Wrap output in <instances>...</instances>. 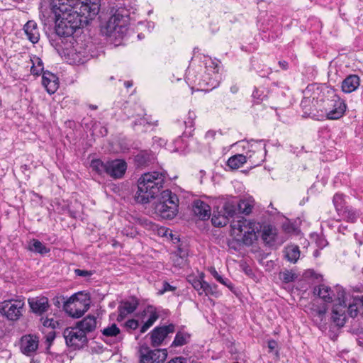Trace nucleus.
<instances>
[{
  "label": "nucleus",
  "mask_w": 363,
  "mask_h": 363,
  "mask_svg": "<svg viewBox=\"0 0 363 363\" xmlns=\"http://www.w3.org/2000/svg\"><path fill=\"white\" fill-rule=\"evenodd\" d=\"M211 64L206 66V71L198 83L201 88H206L207 90H211L218 86L221 79L218 73V65H215L213 62Z\"/></svg>",
  "instance_id": "nucleus-9"
},
{
  "label": "nucleus",
  "mask_w": 363,
  "mask_h": 363,
  "mask_svg": "<svg viewBox=\"0 0 363 363\" xmlns=\"http://www.w3.org/2000/svg\"><path fill=\"white\" fill-rule=\"evenodd\" d=\"M203 279V274H201L199 278H193L192 279H189V282L191 283L192 286L198 291L199 295H202V289H203L205 283V281Z\"/></svg>",
  "instance_id": "nucleus-37"
},
{
  "label": "nucleus",
  "mask_w": 363,
  "mask_h": 363,
  "mask_svg": "<svg viewBox=\"0 0 363 363\" xmlns=\"http://www.w3.org/2000/svg\"><path fill=\"white\" fill-rule=\"evenodd\" d=\"M333 203L337 213L342 211L343 208L347 207L345 206V196L342 194H335L333 199Z\"/></svg>",
  "instance_id": "nucleus-34"
},
{
  "label": "nucleus",
  "mask_w": 363,
  "mask_h": 363,
  "mask_svg": "<svg viewBox=\"0 0 363 363\" xmlns=\"http://www.w3.org/2000/svg\"><path fill=\"white\" fill-rule=\"evenodd\" d=\"M60 298H61L60 297H56L53 299L55 306L60 307Z\"/></svg>",
  "instance_id": "nucleus-56"
},
{
  "label": "nucleus",
  "mask_w": 363,
  "mask_h": 363,
  "mask_svg": "<svg viewBox=\"0 0 363 363\" xmlns=\"http://www.w3.org/2000/svg\"><path fill=\"white\" fill-rule=\"evenodd\" d=\"M138 325V321L135 319H130L127 320L124 324V327L129 332L137 329Z\"/></svg>",
  "instance_id": "nucleus-44"
},
{
  "label": "nucleus",
  "mask_w": 363,
  "mask_h": 363,
  "mask_svg": "<svg viewBox=\"0 0 363 363\" xmlns=\"http://www.w3.org/2000/svg\"><path fill=\"white\" fill-rule=\"evenodd\" d=\"M215 135H216L215 131H213V130H208L206 133V138H213Z\"/></svg>",
  "instance_id": "nucleus-54"
},
{
  "label": "nucleus",
  "mask_w": 363,
  "mask_h": 363,
  "mask_svg": "<svg viewBox=\"0 0 363 363\" xmlns=\"http://www.w3.org/2000/svg\"><path fill=\"white\" fill-rule=\"evenodd\" d=\"M255 205V201L251 196H245L237 203L238 212L245 216H249L252 213Z\"/></svg>",
  "instance_id": "nucleus-20"
},
{
  "label": "nucleus",
  "mask_w": 363,
  "mask_h": 363,
  "mask_svg": "<svg viewBox=\"0 0 363 363\" xmlns=\"http://www.w3.org/2000/svg\"><path fill=\"white\" fill-rule=\"evenodd\" d=\"M262 228L259 223L253 220L241 218L233 222L232 230L233 234L245 245H251L257 240Z\"/></svg>",
  "instance_id": "nucleus-4"
},
{
  "label": "nucleus",
  "mask_w": 363,
  "mask_h": 363,
  "mask_svg": "<svg viewBox=\"0 0 363 363\" xmlns=\"http://www.w3.org/2000/svg\"><path fill=\"white\" fill-rule=\"evenodd\" d=\"M24 31L28 40L33 43H36L40 39V33L37 23L33 21H29L24 26Z\"/></svg>",
  "instance_id": "nucleus-23"
},
{
  "label": "nucleus",
  "mask_w": 363,
  "mask_h": 363,
  "mask_svg": "<svg viewBox=\"0 0 363 363\" xmlns=\"http://www.w3.org/2000/svg\"><path fill=\"white\" fill-rule=\"evenodd\" d=\"M246 162V156L238 154L230 157L227 162V164L230 169H236L242 167Z\"/></svg>",
  "instance_id": "nucleus-30"
},
{
  "label": "nucleus",
  "mask_w": 363,
  "mask_h": 363,
  "mask_svg": "<svg viewBox=\"0 0 363 363\" xmlns=\"http://www.w3.org/2000/svg\"><path fill=\"white\" fill-rule=\"evenodd\" d=\"M313 293L325 303L337 301L333 308V319L337 325L342 326L345 323L347 306L345 289L338 285L331 289L325 284H320L314 288Z\"/></svg>",
  "instance_id": "nucleus-2"
},
{
  "label": "nucleus",
  "mask_w": 363,
  "mask_h": 363,
  "mask_svg": "<svg viewBox=\"0 0 363 363\" xmlns=\"http://www.w3.org/2000/svg\"><path fill=\"white\" fill-rule=\"evenodd\" d=\"M28 304L32 312L38 315L47 312L50 307L48 298L45 296L30 298Z\"/></svg>",
  "instance_id": "nucleus-15"
},
{
  "label": "nucleus",
  "mask_w": 363,
  "mask_h": 363,
  "mask_svg": "<svg viewBox=\"0 0 363 363\" xmlns=\"http://www.w3.org/2000/svg\"><path fill=\"white\" fill-rule=\"evenodd\" d=\"M211 274L213 275V277L220 284H227V281H228V279H223L218 272L217 271L213 268L210 270Z\"/></svg>",
  "instance_id": "nucleus-47"
},
{
  "label": "nucleus",
  "mask_w": 363,
  "mask_h": 363,
  "mask_svg": "<svg viewBox=\"0 0 363 363\" xmlns=\"http://www.w3.org/2000/svg\"><path fill=\"white\" fill-rule=\"evenodd\" d=\"M155 160V155L150 152L143 151L135 156V162L139 166H148Z\"/></svg>",
  "instance_id": "nucleus-27"
},
{
  "label": "nucleus",
  "mask_w": 363,
  "mask_h": 363,
  "mask_svg": "<svg viewBox=\"0 0 363 363\" xmlns=\"http://www.w3.org/2000/svg\"><path fill=\"white\" fill-rule=\"evenodd\" d=\"M196 115L194 111H189L188 113L187 118L184 121V124L186 128H193L194 126V121Z\"/></svg>",
  "instance_id": "nucleus-42"
},
{
  "label": "nucleus",
  "mask_w": 363,
  "mask_h": 363,
  "mask_svg": "<svg viewBox=\"0 0 363 363\" xmlns=\"http://www.w3.org/2000/svg\"><path fill=\"white\" fill-rule=\"evenodd\" d=\"M31 60L33 62V65L30 68L31 73L34 75H39L43 72V63L42 60L35 56Z\"/></svg>",
  "instance_id": "nucleus-36"
},
{
  "label": "nucleus",
  "mask_w": 363,
  "mask_h": 363,
  "mask_svg": "<svg viewBox=\"0 0 363 363\" xmlns=\"http://www.w3.org/2000/svg\"><path fill=\"white\" fill-rule=\"evenodd\" d=\"M193 211L196 217L203 220H208L211 216V207L201 200L194 202Z\"/></svg>",
  "instance_id": "nucleus-19"
},
{
  "label": "nucleus",
  "mask_w": 363,
  "mask_h": 363,
  "mask_svg": "<svg viewBox=\"0 0 363 363\" xmlns=\"http://www.w3.org/2000/svg\"><path fill=\"white\" fill-rule=\"evenodd\" d=\"M216 293V286H211L208 283L205 281L203 289H202V294L208 296L214 295Z\"/></svg>",
  "instance_id": "nucleus-45"
},
{
  "label": "nucleus",
  "mask_w": 363,
  "mask_h": 363,
  "mask_svg": "<svg viewBox=\"0 0 363 363\" xmlns=\"http://www.w3.org/2000/svg\"><path fill=\"white\" fill-rule=\"evenodd\" d=\"M326 308L323 307V308H320L316 311V313L318 316V318L322 320L323 318L324 317L325 313H326Z\"/></svg>",
  "instance_id": "nucleus-51"
},
{
  "label": "nucleus",
  "mask_w": 363,
  "mask_h": 363,
  "mask_svg": "<svg viewBox=\"0 0 363 363\" xmlns=\"http://www.w3.org/2000/svg\"><path fill=\"white\" fill-rule=\"evenodd\" d=\"M38 347V340L34 335H25L21 339V352L30 356L33 354Z\"/></svg>",
  "instance_id": "nucleus-16"
},
{
  "label": "nucleus",
  "mask_w": 363,
  "mask_h": 363,
  "mask_svg": "<svg viewBox=\"0 0 363 363\" xmlns=\"http://www.w3.org/2000/svg\"><path fill=\"white\" fill-rule=\"evenodd\" d=\"M41 321L44 327L50 328L52 329L55 328L58 325L57 321L55 320L53 318H42Z\"/></svg>",
  "instance_id": "nucleus-43"
},
{
  "label": "nucleus",
  "mask_w": 363,
  "mask_h": 363,
  "mask_svg": "<svg viewBox=\"0 0 363 363\" xmlns=\"http://www.w3.org/2000/svg\"><path fill=\"white\" fill-rule=\"evenodd\" d=\"M180 141H181V139H177V140H176V143H180Z\"/></svg>",
  "instance_id": "nucleus-63"
},
{
  "label": "nucleus",
  "mask_w": 363,
  "mask_h": 363,
  "mask_svg": "<svg viewBox=\"0 0 363 363\" xmlns=\"http://www.w3.org/2000/svg\"><path fill=\"white\" fill-rule=\"evenodd\" d=\"M359 77L356 74H351L346 77L342 83V90L345 93H352L359 86Z\"/></svg>",
  "instance_id": "nucleus-22"
},
{
  "label": "nucleus",
  "mask_w": 363,
  "mask_h": 363,
  "mask_svg": "<svg viewBox=\"0 0 363 363\" xmlns=\"http://www.w3.org/2000/svg\"><path fill=\"white\" fill-rule=\"evenodd\" d=\"M360 301H361V303H362V304L363 306V297L362 298V299Z\"/></svg>",
  "instance_id": "nucleus-64"
},
{
  "label": "nucleus",
  "mask_w": 363,
  "mask_h": 363,
  "mask_svg": "<svg viewBox=\"0 0 363 363\" xmlns=\"http://www.w3.org/2000/svg\"><path fill=\"white\" fill-rule=\"evenodd\" d=\"M128 19L127 16H124L118 11L113 14L108 21L101 26V32L103 35L121 38L127 31Z\"/></svg>",
  "instance_id": "nucleus-6"
},
{
  "label": "nucleus",
  "mask_w": 363,
  "mask_h": 363,
  "mask_svg": "<svg viewBox=\"0 0 363 363\" xmlns=\"http://www.w3.org/2000/svg\"><path fill=\"white\" fill-rule=\"evenodd\" d=\"M29 250L30 251L40 253V254H46L50 252V249L48 248L43 243L36 239H33L32 240L31 244L29 246Z\"/></svg>",
  "instance_id": "nucleus-33"
},
{
  "label": "nucleus",
  "mask_w": 363,
  "mask_h": 363,
  "mask_svg": "<svg viewBox=\"0 0 363 363\" xmlns=\"http://www.w3.org/2000/svg\"><path fill=\"white\" fill-rule=\"evenodd\" d=\"M97 325L96 318L94 315H87L82 320L76 323V327L86 335L87 333L93 332Z\"/></svg>",
  "instance_id": "nucleus-21"
},
{
  "label": "nucleus",
  "mask_w": 363,
  "mask_h": 363,
  "mask_svg": "<svg viewBox=\"0 0 363 363\" xmlns=\"http://www.w3.org/2000/svg\"><path fill=\"white\" fill-rule=\"evenodd\" d=\"M164 176L158 172H147L138 180V191L135 199L140 203H147L163 187Z\"/></svg>",
  "instance_id": "nucleus-3"
},
{
  "label": "nucleus",
  "mask_w": 363,
  "mask_h": 363,
  "mask_svg": "<svg viewBox=\"0 0 363 363\" xmlns=\"http://www.w3.org/2000/svg\"><path fill=\"white\" fill-rule=\"evenodd\" d=\"M139 353L140 363H163L167 357V350H150L146 345L140 346Z\"/></svg>",
  "instance_id": "nucleus-10"
},
{
  "label": "nucleus",
  "mask_w": 363,
  "mask_h": 363,
  "mask_svg": "<svg viewBox=\"0 0 363 363\" xmlns=\"http://www.w3.org/2000/svg\"><path fill=\"white\" fill-rule=\"evenodd\" d=\"M75 274L79 277H89L92 274V272L91 271L77 269H75Z\"/></svg>",
  "instance_id": "nucleus-48"
},
{
  "label": "nucleus",
  "mask_w": 363,
  "mask_h": 363,
  "mask_svg": "<svg viewBox=\"0 0 363 363\" xmlns=\"http://www.w3.org/2000/svg\"><path fill=\"white\" fill-rule=\"evenodd\" d=\"M178 203L179 199L176 194L168 189L164 190L161 193L155 211L162 218L172 219L178 212Z\"/></svg>",
  "instance_id": "nucleus-5"
},
{
  "label": "nucleus",
  "mask_w": 363,
  "mask_h": 363,
  "mask_svg": "<svg viewBox=\"0 0 363 363\" xmlns=\"http://www.w3.org/2000/svg\"><path fill=\"white\" fill-rule=\"evenodd\" d=\"M220 211L230 219L238 211L237 203L233 200L225 201Z\"/></svg>",
  "instance_id": "nucleus-28"
},
{
  "label": "nucleus",
  "mask_w": 363,
  "mask_h": 363,
  "mask_svg": "<svg viewBox=\"0 0 363 363\" xmlns=\"http://www.w3.org/2000/svg\"><path fill=\"white\" fill-rule=\"evenodd\" d=\"M23 299H9L0 303V312L10 320H17L24 311Z\"/></svg>",
  "instance_id": "nucleus-7"
},
{
  "label": "nucleus",
  "mask_w": 363,
  "mask_h": 363,
  "mask_svg": "<svg viewBox=\"0 0 363 363\" xmlns=\"http://www.w3.org/2000/svg\"><path fill=\"white\" fill-rule=\"evenodd\" d=\"M224 285L230 289H232L233 287V284L229 280H228V281H227V284H224Z\"/></svg>",
  "instance_id": "nucleus-58"
},
{
  "label": "nucleus",
  "mask_w": 363,
  "mask_h": 363,
  "mask_svg": "<svg viewBox=\"0 0 363 363\" xmlns=\"http://www.w3.org/2000/svg\"><path fill=\"white\" fill-rule=\"evenodd\" d=\"M106 167L107 162L104 163L100 160H93L90 164V167L91 168V169L97 172L99 174L106 173Z\"/></svg>",
  "instance_id": "nucleus-35"
},
{
  "label": "nucleus",
  "mask_w": 363,
  "mask_h": 363,
  "mask_svg": "<svg viewBox=\"0 0 363 363\" xmlns=\"http://www.w3.org/2000/svg\"><path fill=\"white\" fill-rule=\"evenodd\" d=\"M168 363H186V359L183 357H177L172 359Z\"/></svg>",
  "instance_id": "nucleus-50"
},
{
  "label": "nucleus",
  "mask_w": 363,
  "mask_h": 363,
  "mask_svg": "<svg viewBox=\"0 0 363 363\" xmlns=\"http://www.w3.org/2000/svg\"><path fill=\"white\" fill-rule=\"evenodd\" d=\"M91 108L92 109H96V106H91Z\"/></svg>",
  "instance_id": "nucleus-60"
},
{
  "label": "nucleus",
  "mask_w": 363,
  "mask_h": 363,
  "mask_svg": "<svg viewBox=\"0 0 363 363\" xmlns=\"http://www.w3.org/2000/svg\"><path fill=\"white\" fill-rule=\"evenodd\" d=\"M190 335L184 331H178L172 343V347H181L189 342Z\"/></svg>",
  "instance_id": "nucleus-31"
},
{
  "label": "nucleus",
  "mask_w": 363,
  "mask_h": 363,
  "mask_svg": "<svg viewBox=\"0 0 363 363\" xmlns=\"http://www.w3.org/2000/svg\"><path fill=\"white\" fill-rule=\"evenodd\" d=\"M63 335L67 345L74 350L82 349L88 343L86 335L76 326L66 328Z\"/></svg>",
  "instance_id": "nucleus-8"
},
{
  "label": "nucleus",
  "mask_w": 363,
  "mask_h": 363,
  "mask_svg": "<svg viewBox=\"0 0 363 363\" xmlns=\"http://www.w3.org/2000/svg\"><path fill=\"white\" fill-rule=\"evenodd\" d=\"M89 303L79 301L77 294H74L64 302V309L73 318H79L89 309Z\"/></svg>",
  "instance_id": "nucleus-11"
},
{
  "label": "nucleus",
  "mask_w": 363,
  "mask_h": 363,
  "mask_svg": "<svg viewBox=\"0 0 363 363\" xmlns=\"http://www.w3.org/2000/svg\"><path fill=\"white\" fill-rule=\"evenodd\" d=\"M346 308L345 313L347 312L349 315L352 318H354L357 315L358 310L357 304L354 303H347V295L345 294Z\"/></svg>",
  "instance_id": "nucleus-38"
},
{
  "label": "nucleus",
  "mask_w": 363,
  "mask_h": 363,
  "mask_svg": "<svg viewBox=\"0 0 363 363\" xmlns=\"http://www.w3.org/2000/svg\"><path fill=\"white\" fill-rule=\"evenodd\" d=\"M346 108L347 105L345 101L339 96H335L325 109L326 118L328 120H338L344 116Z\"/></svg>",
  "instance_id": "nucleus-12"
},
{
  "label": "nucleus",
  "mask_w": 363,
  "mask_h": 363,
  "mask_svg": "<svg viewBox=\"0 0 363 363\" xmlns=\"http://www.w3.org/2000/svg\"><path fill=\"white\" fill-rule=\"evenodd\" d=\"M343 220L347 222L354 223L360 216V213L358 210L352 208V207L347 206L343 208L342 211L337 213Z\"/></svg>",
  "instance_id": "nucleus-25"
},
{
  "label": "nucleus",
  "mask_w": 363,
  "mask_h": 363,
  "mask_svg": "<svg viewBox=\"0 0 363 363\" xmlns=\"http://www.w3.org/2000/svg\"><path fill=\"white\" fill-rule=\"evenodd\" d=\"M176 290V287L170 285L167 281H164L162 282V286L159 290L158 294L162 295L167 291H174Z\"/></svg>",
  "instance_id": "nucleus-46"
},
{
  "label": "nucleus",
  "mask_w": 363,
  "mask_h": 363,
  "mask_svg": "<svg viewBox=\"0 0 363 363\" xmlns=\"http://www.w3.org/2000/svg\"><path fill=\"white\" fill-rule=\"evenodd\" d=\"M124 85L126 88H129L133 86V82L130 81H126L125 82Z\"/></svg>",
  "instance_id": "nucleus-57"
},
{
  "label": "nucleus",
  "mask_w": 363,
  "mask_h": 363,
  "mask_svg": "<svg viewBox=\"0 0 363 363\" xmlns=\"http://www.w3.org/2000/svg\"><path fill=\"white\" fill-rule=\"evenodd\" d=\"M138 306V301L136 298H132L121 303L118 308V315L117 320L122 321L128 315L133 313Z\"/></svg>",
  "instance_id": "nucleus-17"
},
{
  "label": "nucleus",
  "mask_w": 363,
  "mask_h": 363,
  "mask_svg": "<svg viewBox=\"0 0 363 363\" xmlns=\"http://www.w3.org/2000/svg\"><path fill=\"white\" fill-rule=\"evenodd\" d=\"M279 64L280 67L283 69H288V62H286V61H279Z\"/></svg>",
  "instance_id": "nucleus-55"
},
{
  "label": "nucleus",
  "mask_w": 363,
  "mask_h": 363,
  "mask_svg": "<svg viewBox=\"0 0 363 363\" xmlns=\"http://www.w3.org/2000/svg\"><path fill=\"white\" fill-rule=\"evenodd\" d=\"M150 327H151V325L150 324L145 322V323L140 328V333H145L147 330V329H149Z\"/></svg>",
  "instance_id": "nucleus-53"
},
{
  "label": "nucleus",
  "mask_w": 363,
  "mask_h": 363,
  "mask_svg": "<svg viewBox=\"0 0 363 363\" xmlns=\"http://www.w3.org/2000/svg\"><path fill=\"white\" fill-rule=\"evenodd\" d=\"M279 276H280V279L284 283L292 282L296 278V275L294 273H293L292 272L289 271V270H285V271L281 272Z\"/></svg>",
  "instance_id": "nucleus-39"
},
{
  "label": "nucleus",
  "mask_w": 363,
  "mask_h": 363,
  "mask_svg": "<svg viewBox=\"0 0 363 363\" xmlns=\"http://www.w3.org/2000/svg\"><path fill=\"white\" fill-rule=\"evenodd\" d=\"M256 93H257V91H254V92H253V96H257V94H256Z\"/></svg>",
  "instance_id": "nucleus-62"
},
{
  "label": "nucleus",
  "mask_w": 363,
  "mask_h": 363,
  "mask_svg": "<svg viewBox=\"0 0 363 363\" xmlns=\"http://www.w3.org/2000/svg\"><path fill=\"white\" fill-rule=\"evenodd\" d=\"M277 346V343L274 340H269L268 342V347L271 351L274 350Z\"/></svg>",
  "instance_id": "nucleus-52"
},
{
  "label": "nucleus",
  "mask_w": 363,
  "mask_h": 363,
  "mask_svg": "<svg viewBox=\"0 0 363 363\" xmlns=\"http://www.w3.org/2000/svg\"><path fill=\"white\" fill-rule=\"evenodd\" d=\"M55 32L60 37L72 35L99 12V0H50Z\"/></svg>",
  "instance_id": "nucleus-1"
},
{
  "label": "nucleus",
  "mask_w": 363,
  "mask_h": 363,
  "mask_svg": "<svg viewBox=\"0 0 363 363\" xmlns=\"http://www.w3.org/2000/svg\"><path fill=\"white\" fill-rule=\"evenodd\" d=\"M103 338L104 341H106L105 338L114 337L116 340L121 341L123 337L121 335L120 328L116 324L112 323L101 330Z\"/></svg>",
  "instance_id": "nucleus-24"
},
{
  "label": "nucleus",
  "mask_w": 363,
  "mask_h": 363,
  "mask_svg": "<svg viewBox=\"0 0 363 363\" xmlns=\"http://www.w3.org/2000/svg\"><path fill=\"white\" fill-rule=\"evenodd\" d=\"M285 257L288 261L296 263L300 257L299 247L295 245H290L284 250Z\"/></svg>",
  "instance_id": "nucleus-29"
},
{
  "label": "nucleus",
  "mask_w": 363,
  "mask_h": 363,
  "mask_svg": "<svg viewBox=\"0 0 363 363\" xmlns=\"http://www.w3.org/2000/svg\"><path fill=\"white\" fill-rule=\"evenodd\" d=\"M230 352L232 353V354L235 353V351H234L233 348H231L230 350Z\"/></svg>",
  "instance_id": "nucleus-59"
},
{
  "label": "nucleus",
  "mask_w": 363,
  "mask_h": 363,
  "mask_svg": "<svg viewBox=\"0 0 363 363\" xmlns=\"http://www.w3.org/2000/svg\"><path fill=\"white\" fill-rule=\"evenodd\" d=\"M106 174L114 179H121L127 169V164L123 160H114L107 162Z\"/></svg>",
  "instance_id": "nucleus-14"
},
{
  "label": "nucleus",
  "mask_w": 363,
  "mask_h": 363,
  "mask_svg": "<svg viewBox=\"0 0 363 363\" xmlns=\"http://www.w3.org/2000/svg\"><path fill=\"white\" fill-rule=\"evenodd\" d=\"M42 84L49 94H52L59 87L58 77L49 71H45L43 73Z\"/></svg>",
  "instance_id": "nucleus-18"
},
{
  "label": "nucleus",
  "mask_w": 363,
  "mask_h": 363,
  "mask_svg": "<svg viewBox=\"0 0 363 363\" xmlns=\"http://www.w3.org/2000/svg\"><path fill=\"white\" fill-rule=\"evenodd\" d=\"M277 235V229L271 225H264L262 230V238L268 245H272Z\"/></svg>",
  "instance_id": "nucleus-26"
},
{
  "label": "nucleus",
  "mask_w": 363,
  "mask_h": 363,
  "mask_svg": "<svg viewBox=\"0 0 363 363\" xmlns=\"http://www.w3.org/2000/svg\"><path fill=\"white\" fill-rule=\"evenodd\" d=\"M145 124H153V123L152 121H148V120L143 117V118H140L138 121H135L134 123V125H133V127L138 125H145Z\"/></svg>",
  "instance_id": "nucleus-49"
},
{
  "label": "nucleus",
  "mask_w": 363,
  "mask_h": 363,
  "mask_svg": "<svg viewBox=\"0 0 363 363\" xmlns=\"http://www.w3.org/2000/svg\"><path fill=\"white\" fill-rule=\"evenodd\" d=\"M147 312L149 313V317L145 322L152 326L154 324V323L158 319L159 315L155 308L152 306H148L147 308Z\"/></svg>",
  "instance_id": "nucleus-40"
},
{
  "label": "nucleus",
  "mask_w": 363,
  "mask_h": 363,
  "mask_svg": "<svg viewBox=\"0 0 363 363\" xmlns=\"http://www.w3.org/2000/svg\"><path fill=\"white\" fill-rule=\"evenodd\" d=\"M256 93H257V91H254V92H253V96H257V94H256Z\"/></svg>",
  "instance_id": "nucleus-61"
},
{
  "label": "nucleus",
  "mask_w": 363,
  "mask_h": 363,
  "mask_svg": "<svg viewBox=\"0 0 363 363\" xmlns=\"http://www.w3.org/2000/svg\"><path fill=\"white\" fill-rule=\"evenodd\" d=\"M229 220L230 219L220 211H218L217 212H214L211 218V222L216 227H223L229 223Z\"/></svg>",
  "instance_id": "nucleus-32"
},
{
  "label": "nucleus",
  "mask_w": 363,
  "mask_h": 363,
  "mask_svg": "<svg viewBox=\"0 0 363 363\" xmlns=\"http://www.w3.org/2000/svg\"><path fill=\"white\" fill-rule=\"evenodd\" d=\"M173 262L175 266L182 268L186 265L187 259L181 255H179L178 254H176L174 256Z\"/></svg>",
  "instance_id": "nucleus-41"
},
{
  "label": "nucleus",
  "mask_w": 363,
  "mask_h": 363,
  "mask_svg": "<svg viewBox=\"0 0 363 363\" xmlns=\"http://www.w3.org/2000/svg\"><path fill=\"white\" fill-rule=\"evenodd\" d=\"M175 330V325L172 323L168 325L155 328L150 335L151 345L154 347H159L165 340L169 333H173Z\"/></svg>",
  "instance_id": "nucleus-13"
}]
</instances>
